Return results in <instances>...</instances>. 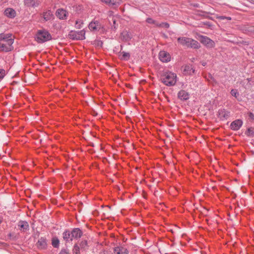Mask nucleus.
I'll list each match as a JSON object with an SVG mask.
<instances>
[{
    "instance_id": "9b49d317",
    "label": "nucleus",
    "mask_w": 254,
    "mask_h": 254,
    "mask_svg": "<svg viewBox=\"0 0 254 254\" xmlns=\"http://www.w3.org/2000/svg\"><path fill=\"white\" fill-rule=\"evenodd\" d=\"M133 34L127 30L123 31L121 34V39L125 42L129 41L133 37Z\"/></svg>"
},
{
    "instance_id": "412c9836",
    "label": "nucleus",
    "mask_w": 254,
    "mask_h": 254,
    "mask_svg": "<svg viewBox=\"0 0 254 254\" xmlns=\"http://www.w3.org/2000/svg\"><path fill=\"white\" fill-rule=\"evenodd\" d=\"M8 40H11L14 42V39L12 37V35L11 34H0V42H7Z\"/></svg>"
},
{
    "instance_id": "f257e3e1",
    "label": "nucleus",
    "mask_w": 254,
    "mask_h": 254,
    "mask_svg": "<svg viewBox=\"0 0 254 254\" xmlns=\"http://www.w3.org/2000/svg\"><path fill=\"white\" fill-rule=\"evenodd\" d=\"M161 80L166 86H174L177 80V74L171 71L166 72L162 75Z\"/></svg>"
},
{
    "instance_id": "7c9ffc66",
    "label": "nucleus",
    "mask_w": 254,
    "mask_h": 254,
    "mask_svg": "<svg viewBox=\"0 0 254 254\" xmlns=\"http://www.w3.org/2000/svg\"><path fill=\"white\" fill-rule=\"evenodd\" d=\"M245 31H247L249 33H254V26H248L245 27Z\"/></svg>"
},
{
    "instance_id": "20e7f679",
    "label": "nucleus",
    "mask_w": 254,
    "mask_h": 254,
    "mask_svg": "<svg viewBox=\"0 0 254 254\" xmlns=\"http://www.w3.org/2000/svg\"><path fill=\"white\" fill-rule=\"evenodd\" d=\"M88 28L92 32H97L103 28V25L100 20L94 19L89 23Z\"/></svg>"
},
{
    "instance_id": "bb28decb",
    "label": "nucleus",
    "mask_w": 254,
    "mask_h": 254,
    "mask_svg": "<svg viewBox=\"0 0 254 254\" xmlns=\"http://www.w3.org/2000/svg\"><path fill=\"white\" fill-rule=\"evenodd\" d=\"M73 253L74 254H80V247L77 244L73 246L72 250Z\"/></svg>"
},
{
    "instance_id": "f704fd0d",
    "label": "nucleus",
    "mask_w": 254,
    "mask_h": 254,
    "mask_svg": "<svg viewBox=\"0 0 254 254\" xmlns=\"http://www.w3.org/2000/svg\"><path fill=\"white\" fill-rule=\"evenodd\" d=\"M5 75V71L3 69H0V79H2Z\"/></svg>"
},
{
    "instance_id": "ddd939ff",
    "label": "nucleus",
    "mask_w": 254,
    "mask_h": 254,
    "mask_svg": "<svg viewBox=\"0 0 254 254\" xmlns=\"http://www.w3.org/2000/svg\"><path fill=\"white\" fill-rule=\"evenodd\" d=\"M243 121L240 119H237L232 122L230 125V128L233 130H238L242 126Z\"/></svg>"
},
{
    "instance_id": "f3484780",
    "label": "nucleus",
    "mask_w": 254,
    "mask_h": 254,
    "mask_svg": "<svg viewBox=\"0 0 254 254\" xmlns=\"http://www.w3.org/2000/svg\"><path fill=\"white\" fill-rule=\"evenodd\" d=\"M115 254H128L129 252L127 249L124 247L117 246L114 248Z\"/></svg>"
},
{
    "instance_id": "b1692460",
    "label": "nucleus",
    "mask_w": 254,
    "mask_h": 254,
    "mask_svg": "<svg viewBox=\"0 0 254 254\" xmlns=\"http://www.w3.org/2000/svg\"><path fill=\"white\" fill-rule=\"evenodd\" d=\"M184 71L186 72L187 74H192L194 73L195 69L192 67L191 65H187L185 66Z\"/></svg>"
},
{
    "instance_id": "39448f33",
    "label": "nucleus",
    "mask_w": 254,
    "mask_h": 254,
    "mask_svg": "<svg viewBox=\"0 0 254 254\" xmlns=\"http://www.w3.org/2000/svg\"><path fill=\"white\" fill-rule=\"evenodd\" d=\"M198 39L200 42L207 48H213L215 46V43L208 37L203 35L198 36Z\"/></svg>"
},
{
    "instance_id": "72a5a7b5",
    "label": "nucleus",
    "mask_w": 254,
    "mask_h": 254,
    "mask_svg": "<svg viewBox=\"0 0 254 254\" xmlns=\"http://www.w3.org/2000/svg\"><path fill=\"white\" fill-rule=\"evenodd\" d=\"M59 254H70L69 250L67 249H62Z\"/></svg>"
},
{
    "instance_id": "79ce46f5",
    "label": "nucleus",
    "mask_w": 254,
    "mask_h": 254,
    "mask_svg": "<svg viewBox=\"0 0 254 254\" xmlns=\"http://www.w3.org/2000/svg\"><path fill=\"white\" fill-rule=\"evenodd\" d=\"M1 221L0 220V224L1 223Z\"/></svg>"
},
{
    "instance_id": "aec40b11",
    "label": "nucleus",
    "mask_w": 254,
    "mask_h": 254,
    "mask_svg": "<svg viewBox=\"0 0 254 254\" xmlns=\"http://www.w3.org/2000/svg\"><path fill=\"white\" fill-rule=\"evenodd\" d=\"M72 236L73 239H79L82 235V231L78 228H73L71 231Z\"/></svg>"
},
{
    "instance_id": "4468645a",
    "label": "nucleus",
    "mask_w": 254,
    "mask_h": 254,
    "mask_svg": "<svg viewBox=\"0 0 254 254\" xmlns=\"http://www.w3.org/2000/svg\"><path fill=\"white\" fill-rule=\"evenodd\" d=\"M4 15L9 18H14L16 15V13L15 10L10 7H8L5 9L4 12Z\"/></svg>"
},
{
    "instance_id": "58836bf2",
    "label": "nucleus",
    "mask_w": 254,
    "mask_h": 254,
    "mask_svg": "<svg viewBox=\"0 0 254 254\" xmlns=\"http://www.w3.org/2000/svg\"><path fill=\"white\" fill-rule=\"evenodd\" d=\"M201 64H202V65L204 66L206 65V62H202Z\"/></svg>"
},
{
    "instance_id": "f03ea898",
    "label": "nucleus",
    "mask_w": 254,
    "mask_h": 254,
    "mask_svg": "<svg viewBox=\"0 0 254 254\" xmlns=\"http://www.w3.org/2000/svg\"><path fill=\"white\" fill-rule=\"evenodd\" d=\"M177 40L183 46L196 49L200 47V44L197 41L190 38L179 37Z\"/></svg>"
},
{
    "instance_id": "5701e85b",
    "label": "nucleus",
    "mask_w": 254,
    "mask_h": 254,
    "mask_svg": "<svg viewBox=\"0 0 254 254\" xmlns=\"http://www.w3.org/2000/svg\"><path fill=\"white\" fill-rule=\"evenodd\" d=\"M102 2L105 3L109 6H118L120 3L117 0H101Z\"/></svg>"
},
{
    "instance_id": "dca6fc26",
    "label": "nucleus",
    "mask_w": 254,
    "mask_h": 254,
    "mask_svg": "<svg viewBox=\"0 0 254 254\" xmlns=\"http://www.w3.org/2000/svg\"><path fill=\"white\" fill-rule=\"evenodd\" d=\"M18 226L21 232H25L29 229V225L28 222L26 221H20L18 222Z\"/></svg>"
},
{
    "instance_id": "c85d7f7f",
    "label": "nucleus",
    "mask_w": 254,
    "mask_h": 254,
    "mask_svg": "<svg viewBox=\"0 0 254 254\" xmlns=\"http://www.w3.org/2000/svg\"><path fill=\"white\" fill-rule=\"evenodd\" d=\"M83 21L82 20L78 19L76 21L75 26L76 28L80 29L82 27Z\"/></svg>"
},
{
    "instance_id": "423d86ee",
    "label": "nucleus",
    "mask_w": 254,
    "mask_h": 254,
    "mask_svg": "<svg viewBox=\"0 0 254 254\" xmlns=\"http://www.w3.org/2000/svg\"><path fill=\"white\" fill-rule=\"evenodd\" d=\"M85 31L82 30L77 32H71L69 36L73 40H82L85 39Z\"/></svg>"
},
{
    "instance_id": "473e14b6",
    "label": "nucleus",
    "mask_w": 254,
    "mask_h": 254,
    "mask_svg": "<svg viewBox=\"0 0 254 254\" xmlns=\"http://www.w3.org/2000/svg\"><path fill=\"white\" fill-rule=\"evenodd\" d=\"M247 135L248 136H253L254 135V128H249L247 129Z\"/></svg>"
},
{
    "instance_id": "a878e982",
    "label": "nucleus",
    "mask_w": 254,
    "mask_h": 254,
    "mask_svg": "<svg viewBox=\"0 0 254 254\" xmlns=\"http://www.w3.org/2000/svg\"><path fill=\"white\" fill-rule=\"evenodd\" d=\"M129 57L130 54L129 53H127L124 51L122 52V60L127 61L129 59Z\"/></svg>"
},
{
    "instance_id": "e433bc0d",
    "label": "nucleus",
    "mask_w": 254,
    "mask_h": 254,
    "mask_svg": "<svg viewBox=\"0 0 254 254\" xmlns=\"http://www.w3.org/2000/svg\"><path fill=\"white\" fill-rule=\"evenodd\" d=\"M250 118H251L252 119H253V120L254 119V115L253 114H252V113H250Z\"/></svg>"
},
{
    "instance_id": "ea45409f",
    "label": "nucleus",
    "mask_w": 254,
    "mask_h": 254,
    "mask_svg": "<svg viewBox=\"0 0 254 254\" xmlns=\"http://www.w3.org/2000/svg\"><path fill=\"white\" fill-rule=\"evenodd\" d=\"M204 24H205L206 25H208V26H210V25L209 24V22H206V23H204Z\"/></svg>"
},
{
    "instance_id": "393cba45",
    "label": "nucleus",
    "mask_w": 254,
    "mask_h": 254,
    "mask_svg": "<svg viewBox=\"0 0 254 254\" xmlns=\"http://www.w3.org/2000/svg\"><path fill=\"white\" fill-rule=\"evenodd\" d=\"M52 245L53 247L55 248H58L59 247L60 241L57 237H55L52 238Z\"/></svg>"
},
{
    "instance_id": "2eb2a0df",
    "label": "nucleus",
    "mask_w": 254,
    "mask_h": 254,
    "mask_svg": "<svg viewBox=\"0 0 254 254\" xmlns=\"http://www.w3.org/2000/svg\"><path fill=\"white\" fill-rule=\"evenodd\" d=\"M39 0H24V4L27 7H36L39 5Z\"/></svg>"
},
{
    "instance_id": "a19ab883",
    "label": "nucleus",
    "mask_w": 254,
    "mask_h": 254,
    "mask_svg": "<svg viewBox=\"0 0 254 254\" xmlns=\"http://www.w3.org/2000/svg\"><path fill=\"white\" fill-rule=\"evenodd\" d=\"M113 23L114 24H116V20L115 19L113 20Z\"/></svg>"
},
{
    "instance_id": "c9c22d12",
    "label": "nucleus",
    "mask_w": 254,
    "mask_h": 254,
    "mask_svg": "<svg viewBox=\"0 0 254 254\" xmlns=\"http://www.w3.org/2000/svg\"><path fill=\"white\" fill-rule=\"evenodd\" d=\"M221 19H228V20H231V17H224V16H223V17H222V18H221Z\"/></svg>"
},
{
    "instance_id": "6e6552de",
    "label": "nucleus",
    "mask_w": 254,
    "mask_h": 254,
    "mask_svg": "<svg viewBox=\"0 0 254 254\" xmlns=\"http://www.w3.org/2000/svg\"><path fill=\"white\" fill-rule=\"evenodd\" d=\"M217 116L221 121L227 120L230 117V112L225 109H220L218 111Z\"/></svg>"
},
{
    "instance_id": "2f4dec72",
    "label": "nucleus",
    "mask_w": 254,
    "mask_h": 254,
    "mask_svg": "<svg viewBox=\"0 0 254 254\" xmlns=\"http://www.w3.org/2000/svg\"><path fill=\"white\" fill-rule=\"evenodd\" d=\"M230 93L235 98H237L238 96L239 95V92H238L237 90L235 89H232Z\"/></svg>"
},
{
    "instance_id": "1a4fd4ad",
    "label": "nucleus",
    "mask_w": 254,
    "mask_h": 254,
    "mask_svg": "<svg viewBox=\"0 0 254 254\" xmlns=\"http://www.w3.org/2000/svg\"><path fill=\"white\" fill-rule=\"evenodd\" d=\"M56 15L60 19L65 20L67 19L68 12L63 8H59L57 10Z\"/></svg>"
},
{
    "instance_id": "4be33fe9",
    "label": "nucleus",
    "mask_w": 254,
    "mask_h": 254,
    "mask_svg": "<svg viewBox=\"0 0 254 254\" xmlns=\"http://www.w3.org/2000/svg\"><path fill=\"white\" fill-rule=\"evenodd\" d=\"M189 94L184 90L180 91L178 93V97L181 100H187L189 99Z\"/></svg>"
},
{
    "instance_id": "0eeeda50",
    "label": "nucleus",
    "mask_w": 254,
    "mask_h": 254,
    "mask_svg": "<svg viewBox=\"0 0 254 254\" xmlns=\"http://www.w3.org/2000/svg\"><path fill=\"white\" fill-rule=\"evenodd\" d=\"M13 41L11 40H8L7 42H0V51L5 52L11 51L13 49Z\"/></svg>"
},
{
    "instance_id": "a211bd4d",
    "label": "nucleus",
    "mask_w": 254,
    "mask_h": 254,
    "mask_svg": "<svg viewBox=\"0 0 254 254\" xmlns=\"http://www.w3.org/2000/svg\"><path fill=\"white\" fill-rule=\"evenodd\" d=\"M43 17L45 21H50L54 19V15L51 10H47L43 13Z\"/></svg>"
},
{
    "instance_id": "9d476101",
    "label": "nucleus",
    "mask_w": 254,
    "mask_h": 254,
    "mask_svg": "<svg viewBox=\"0 0 254 254\" xmlns=\"http://www.w3.org/2000/svg\"><path fill=\"white\" fill-rule=\"evenodd\" d=\"M159 59L163 63H167L171 60L170 54L166 51H160L159 54Z\"/></svg>"
},
{
    "instance_id": "4c0bfd02",
    "label": "nucleus",
    "mask_w": 254,
    "mask_h": 254,
    "mask_svg": "<svg viewBox=\"0 0 254 254\" xmlns=\"http://www.w3.org/2000/svg\"><path fill=\"white\" fill-rule=\"evenodd\" d=\"M165 26L166 28H168L169 27V24L168 23H165Z\"/></svg>"
},
{
    "instance_id": "f8f14e48",
    "label": "nucleus",
    "mask_w": 254,
    "mask_h": 254,
    "mask_svg": "<svg viewBox=\"0 0 254 254\" xmlns=\"http://www.w3.org/2000/svg\"><path fill=\"white\" fill-rule=\"evenodd\" d=\"M36 245L39 249H46L47 248V242L46 238L45 237H41L39 239Z\"/></svg>"
},
{
    "instance_id": "cd10ccee",
    "label": "nucleus",
    "mask_w": 254,
    "mask_h": 254,
    "mask_svg": "<svg viewBox=\"0 0 254 254\" xmlns=\"http://www.w3.org/2000/svg\"><path fill=\"white\" fill-rule=\"evenodd\" d=\"M146 21L147 23L151 24H154L156 26H158L157 22L153 20L152 18L148 17L146 19Z\"/></svg>"
},
{
    "instance_id": "6ab92c4d",
    "label": "nucleus",
    "mask_w": 254,
    "mask_h": 254,
    "mask_svg": "<svg viewBox=\"0 0 254 254\" xmlns=\"http://www.w3.org/2000/svg\"><path fill=\"white\" fill-rule=\"evenodd\" d=\"M63 238L66 242L72 241L73 239L71 232L69 230H66L63 233Z\"/></svg>"
},
{
    "instance_id": "7ed1b4c3",
    "label": "nucleus",
    "mask_w": 254,
    "mask_h": 254,
    "mask_svg": "<svg viewBox=\"0 0 254 254\" xmlns=\"http://www.w3.org/2000/svg\"><path fill=\"white\" fill-rule=\"evenodd\" d=\"M36 39L38 43H43L50 40L52 39V36L48 31L41 30L37 32Z\"/></svg>"
},
{
    "instance_id": "c756f323",
    "label": "nucleus",
    "mask_w": 254,
    "mask_h": 254,
    "mask_svg": "<svg viewBox=\"0 0 254 254\" xmlns=\"http://www.w3.org/2000/svg\"><path fill=\"white\" fill-rule=\"evenodd\" d=\"M87 246V241L86 240H83L79 244V247L81 249H84Z\"/></svg>"
}]
</instances>
